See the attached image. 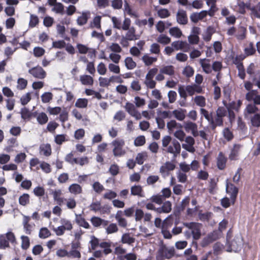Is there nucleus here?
Segmentation results:
<instances>
[{
	"instance_id": "1",
	"label": "nucleus",
	"mask_w": 260,
	"mask_h": 260,
	"mask_svg": "<svg viewBox=\"0 0 260 260\" xmlns=\"http://www.w3.org/2000/svg\"><path fill=\"white\" fill-rule=\"evenodd\" d=\"M125 142L122 139H116L112 142L113 147V152L115 156H121L123 155L126 151L124 148Z\"/></svg>"
},
{
	"instance_id": "2",
	"label": "nucleus",
	"mask_w": 260,
	"mask_h": 260,
	"mask_svg": "<svg viewBox=\"0 0 260 260\" xmlns=\"http://www.w3.org/2000/svg\"><path fill=\"white\" fill-rule=\"evenodd\" d=\"M185 226L191 230L192 237L194 240H198L201 236V229L202 224L200 223L191 222L186 223Z\"/></svg>"
},
{
	"instance_id": "3",
	"label": "nucleus",
	"mask_w": 260,
	"mask_h": 260,
	"mask_svg": "<svg viewBox=\"0 0 260 260\" xmlns=\"http://www.w3.org/2000/svg\"><path fill=\"white\" fill-rule=\"evenodd\" d=\"M226 192L230 196L232 204L234 205L237 200L239 192L238 188L231 182H229L227 181L226 184Z\"/></svg>"
},
{
	"instance_id": "4",
	"label": "nucleus",
	"mask_w": 260,
	"mask_h": 260,
	"mask_svg": "<svg viewBox=\"0 0 260 260\" xmlns=\"http://www.w3.org/2000/svg\"><path fill=\"white\" fill-rule=\"evenodd\" d=\"M226 240L229 246V249H230L228 251L238 252L240 250L242 244V239L240 237L236 236L231 241H230L228 237H227Z\"/></svg>"
},
{
	"instance_id": "5",
	"label": "nucleus",
	"mask_w": 260,
	"mask_h": 260,
	"mask_svg": "<svg viewBox=\"0 0 260 260\" xmlns=\"http://www.w3.org/2000/svg\"><path fill=\"white\" fill-rule=\"evenodd\" d=\"M124 108L126 111L136 120L141 119V113L136 109L135 106L133 104L127 102L124 106Z\"/></svg>"
},
{
	"instance_id": "6",
	"label": "nucleus",
	"mask_w": 260,
	"mask_h": 260,
	"mask_svg": "<svg viewBox=\"0 0 260 260\" xmlns=\"http://www.w3.org/2000/svg\"><path fill=\"white\" fill-rule=\"evenodd\" d=\"M114 80L119 83L123 82V80L119 77L117 76H112L109 78L103 77L99 78V85L101 87H108L110 85L111 82Z\"/></svg>"
},
{
	"instance_id": "7",
	"label": "nucleus",
	"mask_w": 260,
	"mask_h": 260,
	"mask_svg": "<svg viewBox=\"0 0 260 260\" xmlns=\"http://www.w3.org/2000/svg\"><path fill=\"white\" fill-rule=\"evenodd\" d=\"M183 127L186 132H191L194 137L199 136L198 125L196 123L190 121H186L183 123Z\"/></svg>"
},
{
	"instance_id": "8",
	"label": "nucleus",
	"mask_w": 260,
	"mask_h": 260,
	"mask_svg": "<svg viewBox=\"0 0 260 260\" xmlns=\"http://www.w3.org/2000/svg\"><path fill=\"white\" fill-rule=\"evenodd\" d=\"M181 146L180 143L176 140H173L171 144L166 148V151L174 155L176 157L180 154Z\"/></svg>"
},
{
	"instance_id": "9",
	"label": "nucleus",
	"mask_w": 260,
	"mask_h": 260,
	"mask_svg": "<svg viewBox=\"0 0 260 260\" xmlns=\"http://www.w3.org/2000/svg\"><path fill=\"white\" fill-rule=\"evenodd\" d=\"M28 73L34 77L42 79L46 76V73L41 67H36L29 70Z\"/></svg>"
},
{
	"instance_id": "10",
	"label": "nucleus",
	"mask_w": 260,
	"mask_h": 260,
	"mask_svg": "<svg viewBox=\"0 0 260 260\" xmlns=\"http://www.w3.org/2000/svg\"><path fill=\"white\" fill-rule=\"evenodd\" d=\"M76 48L79 53L85 54L88 53V55L92 57L93 56H95V51L94 49L89 48L87 46L83 45L82 44L78 43L76 45Z\"/></svg>"
},
{
	"instance_id": "11",
	"label": "nucleus",
	"mask_w": 260,
	"mask_h": 260,
	"mask_svg": "<svg viewBox=\"0 0 260 260\" xmlns=\"http://www.w3.org/2000/svg\"><path fill=\"white\" fill-rule=\"evenodd\" d=\"M184 141L185 143L182 144V147L189 152H193L195 151L193 147L194 144V139L191 136H187Z\"/></svg>"
},
{
	"instance_id": "12",
	"label": "nucleus",
	"mask_w": 260,
	"mask_h": 260,
	"mask_svg": "<svg viewBox=\"0 0 260 260\" xmlns=\"http://www.w3.org/2000/svg\"><path fill=\"white\" fill-rule=\"evenodd\" d=\"M177 22L182 25H185L188 22V18L185 11L182 9L178 10L176 14Z\"/></svg>"
},
{
	"instance_id": "13",
	"label": "nucleus",
	"mask_w": 260,
	"mask_h": 260,
	"mask_svg": "<svg viewBox=\"0 0 260 260\" xmlns=\"http://www.w3.org/2000/svg\"><path fill=\"white\" fill-rule=\"evenodd\" d=\"M172 46L176 50H184L187 51L189 49V44L186 41H175L172 43Z\"/></svg>"
},
{
	"instance_id": "14",
	"label": "nucleus",
	"mask_w": 260,
	"mask_h": 260,
	"mask_svg": "<svg viewBox=\"0 0 260 260\" xmlns=\"http://www.w3.org/2000/svg\"><path fill=\"white\" fill-rule=\"evenodd\" d=\"M163 204L161 207L156 209V212L158 214L169 213L172 210V203L168 201L162 203Z\"/></svg>"
},
{
	"instance_id": "15",
	"label": "nucleus",
	"mask_w": 260,
	"mask_h": 260,
	"mask_svg": "<svg viewBox=\"0 0 260 260\" xmlns=\"http://www.w3.org/2000/svg\"><path fill=\"white\" fill-rule=\"evenodd\" d=\"M158 253L161 256L169 259L174 256L175 250L173 248L168 249L164 246L159 249Z\"/></svg>"
},
{
	"instance_id": "16",
	"label": "nucleus",
	"mask_w": 260,
	"mask_h": 260,
	"mask_svg": "<svg viewBox=\"0 0 260 260\" xmlns=\"http://www.w3.org/2000/svg\"><path fill=\"white\" fill-rule=\"evenodd\" d=\"M186 90L190 96L193 95L195 93H201L203 91L202 87L197 84L187 85L186 86Z\"/></svg>"
},
{
	"instance_id": "17",
	"label": "nucleus",
	"mask_w": 260,
	"mask_h": 260,
	"mask_svg": "<svg viewBox=\"0 0 260 260\" xmlns=\"http://www.w3.org/2000/svg\"><path fill=\"white\" fill-rule=\"evenodd\" d=\"M51 194L53 196L54 200L59 206H61L64 201L66 200L62 197V193L60 189H57L52 191Z\"/></svg>"
},
{
	"instance_id": "18",
	"label": "nucleus",
	"mask_w": 260,
	"mask_h": 260,
	"mask_svg": "<svg viewBox=\"0 0 260 260\" xmlns=\"http://www.w3.org/2000/svg\"><path fill=\"white\" fill-rule=\"evenodd\" d=\"M199 62L205 73L206 74L211 73L212 67L209 59L206 58L200 59Z\"/></svg>"
},
{
	"instance_id": "19",
	"label": "nucleus",
	"mask_w": 260,
	"mask_h": 260,
	"mask_svg": "<svg viewBox=\"0 0 260 260\" xmlns=\"http://www.w3.org/2000/svg\"><path fill=\"white\" fill-rule=\"evenodd\" d=\"M207 15V11L204 10L199 13H193L190 16V18L191 21L194 23H197L199 21L202 20Z\"/></svg>"
},
{
	"instance_id": "20",
	"label": "nucleus",
	"mask_w": 260,
	"mask_h": 260,
	"mask_svg": "<svg viewBox=\"0 0 260 260\" xmlns=\"http://www.w3.org/2000/svg\"><path fill=\"white\" fill-rule=\"evenodd\" d=\"M186 110L182 108H178L172 111L174 117L179 121H183L186 117Z\"/></svg>"
},
{
	"instance_id": "21",
	"label": "nucleus",
	"mask_w": 260,
	"mask_h": 260,
	"mask_svg": "<svg viewBox=\"0 0 260 260\" xmlns=\"http://www.w3.org/2000/svg\"><path fill=\"white\" fill-rule=\"evenodd\" d=\"M175 168V164H165L160 169V172L163 177L168 176L169 172Z\"/></svg>"
},
{
	"instance_id": "22",
	"label": "nucleus",
	"mask_w": 260,
	"mask_h": 260,
	"mask_svg": "<svg viewBox=\"0 0 260 260\" xmlns=\"http://www.w3.org/2000/svg\"><path fill=\"white\" fill-rule=\"evenodd\" d=\"M123 215V212L121 210H118L115 215V219L120 226L125 228L127 226V223L126 220L122 217Z\"/></svg>"
},
{
	"instance_id": "23",
	"label": "nucleus",
	"mask_w": 260,
	"mask_h": 260,
	"mask_svg": "<svg viewBox=\"0 0 260 260\" xmlns=\"http://www.w3.org/2000/svg\"><path fill=\"white\" fill-rule=\"evenodd\" d=\"M234 62L237 65L238 70V75L242 79H244L245 77V73L243 64L240 62L238 57H236L234 60Z\"/></svg>"
},
{
	"instance_id": "24",
	"label": "nucleus",
	"mask_w": 260,
	"mask_h": 260,
	"mask_svg": "<svg viewBox=\"0 0 260 260\" xmlns=\"http://www.w3.org/2000/svg\"><path fill=\"white\" fill-rule=\"evenodd\" d=\"M75 221L80 226L87 229H89L90 228L89 223L86 221L85 219L81 214L76 215Z\"/></svg>"
},
{
	"instance_id": "25",
	"label": "nucleus",
	"mask_w": 260,
	"mask_h": 260,
	"mask_svg": "<svg viewBox=\"0 0 260 260\" xmlns=\"http://www.w3.org/2000/svg\"><path fill=\"white\" fill-rule=\"evenodd\" d=\"M80 81L84 85L92 86L93 84V78L88 75H82L79 77Z\"/></svg>"
},
{
	"instance_id": "26",
	"label": "nucleus",
	"mask_w": 260,
	"mask_h": 260,
	"mask_svg": "<svg viewBox=\"0 0 260 260\" xmlns=\"http://www.w3.org/2000/svg\"><path fill=\"white\" fill-rule=\"evenodd\" d=\"M41 154L48 156L51 153V146L49 144H43L40 147Z\"/></svg>"
},
{
	"instance_id": "27",
	"label": "nucleus",
	"mask_w": 260,
	"mask_h": 260,
	"mask_svg": "<svg viewBox=\"0 0 260 260\" xmlns=\"http://www.w3.org/2000/svg\"><path fill=\"white\" fill-rule=\"evenodd\" d=\"M101 20L102 16L100 15H97L95 16L92 20V21L90 23V26L91 28H96L98 29H101Z\"/></svg>"
},
{
	"instance_id": "28",
	"label": "nucleus",
	"mask_w": 260,
	"mask_h": 260,
	"mask_svg": "<svg viewBox=\"0 0 260 260\" xmlns=\"http://www.w3.org/2000/svg\"><path fill=\"white\" fill-rule=\"evenodd\" d=\"M107 49L109 51L112 52V53H119L122 51V49L119 45L115 43L109 44L107 46Z\"/></svg>"
},
{
	"instance_id": "29",
	"label": "nucleus",
	"mask_w": 260,
	"mask_h": 260,
	"mask_svg": "<svg viewBox=\"0 0 260 260\" xmlns=\"http://www.w3.org/2000/svg\"><path fill=\"white\" fill-rule=\"evenodd\" d=\"M242 105V102L240 100L237 102H232L227 105H225L228 110H236L238 111Z\"/></svg>"
},
{
	"instance_id": "30",
	"label": "nucleus",
	"mask_w": 260,
	"mask_h": 260,
	"mask_svg": "<svg viewBox=\"0 0 260 260\" xmlns=\"http://www.w3.org/2000/svg\"><path fill=\"white\" fill-rule=\"evenodd\" d=\"M170 35L177 39L181 38L183 35L181 30L178 27H173L169 29Z\"/></svg>"
},
{
	"instance_id": "31",
	"label": "nucleus",
	"mask_w": 260,
	"mask_h": 260,
	"mask_svg": "<svg viewBox=\"0 0 260 260\" xmlns=\"http://www.w3.org/2000/svg\"><path fill=\"white\" fill-rule=\"evenodd\" d=\"M193 102L195 104L202 108L206 105V99L202 95H197L193 98Z\"/></svg>"
},
{
	"instance_id": "32",
	"label": "nucleus",
	"mask_w": 260,
	"mask_h": 260,
	"mask_svg": "<svg viewBox=\"0 0 260 260\" xmlns=\"http://www.w3.org/2000/svg\"><path fill=\"white\" fill-rule=\"evenodd\" d=\"M89 14V12H83L81 15L77 19V24L81 26L86 24L87 22L88 15Z\"/></svg>"
},
{
	"instance_id": "33",
	"label": "nucleus",
	"mask_w": 260,
	"mask_h": 260,
	"mask_svg": "<svg viewBox=\"0 0 260 260\" xmlns=\"http://www.w3.org/2000/svg\"><path fill=\"white\" fill-rule=\"evenodd\" d=\"M160 72L169 76L173 75L175 73L174 67L171 65L162 67L160 69Z\"/></svg>"
},
{
	"instance_id": "34",
	"label": "nucleus",
	"mask_w": 260,
	"mask_h": 260,
	"mask_svg": "<svg viewBox=\"0 0 260 260\" xmlns=\"http://www.w3.org/2000/svg\"><path fill=\"white\" fill-rule=\"evenodd\" d=\"M69 190L72 193L77 194L82 192V189L79 184L74 183L69 186Z\"/></svg>"
},
{
	"instance_id": "35",
	"label": "nucleus",
	"mask_w": 260,
	"mask_h": 260,
	"mask_svg": "<svg viewBox=\"0 0 260 260\" xmlns=\"http://www.w3.org/2000/svg\"><path fill=\"white\" fill-rule=\"evenodd\" d=\"M142 60L144 62L145 66H149L156 62L157 59L156 57H151L148 54H145L143 56Z\"/></svg>"
},
{
	"instance_id": "36",
	"label": "nucleus",
	"mask_w": 260,
	"mask_h": 260,
	"mask_svg": "<svg viewBox=\"0 0 260 260\" xmlns=\"http://www.w3.org/2000/svg\"><path fill=\"white\" fill-rule=\"evenodd\" d=\"M135 241V239L131 237L129 233H125L121 237V242L124 244H132Z\"/></svg>"
},
{
	"instance_id": "37",
	"label": "nucleus",
	"mask_w": 260,
	"mask_h": 260,
	"mask_svg": "<svg viewBox=\"0 0 260 260\" xmlns=\"http://www.w3.org/2000/svg\"><path fill=\"white\" fill-rule=\"evenodd\" d=\"M136 30L134 27H131L125 35L126 39L129 41L135 40L138 39V37L135 34Z\"/></svg>"
},
{
	"instance_id": "38",
	"label": "nucleus",
	"mask_w": 260,
	"mask_h": 260,
	"mask_svg": "<svg viewBox=\"0 0 260 260\" xmlns=\"http://www.w3.org/2000/svg\"><path fill=\"white\" fill-rule=\"evenodd\" d=\"M37 120L41 125L46 123L48 120L47 114L44 112L38 114L36 116Z\"/></svg>"
},
{
	"instance_id": "39",
	"label": "nucleus",
	"mask_w": 260,
	"mask_h": 260,
	"mask_svg": "<svg viewBox=\"0 0 260 260\" xmlns=\"http://www.w3.org/2000/svg\"><path fill=\"white\" fill-rule=\"evenodd\" d=\"M125 66L128 70H133L136 67V62L131 57H127L124 59Z\"/></svg>"
},
{
	"instance_id": "40",
	"label": "nucleus",
	"mask_w": 260,
	"mask_h": 260,
	"mask_svg": "<svg viewBox=\"0 0 260 260\" xmlns=\"http://www.w3.org/2000/svg\"><path fill=\"white\" fill-rule=\"evenodd\" d=\"M131 194L133 196H138L143 197V189L140 185H135L131 187Z\"/></svg>"
},
{
	"instance_id": "41",
	"label": "nucleus",
	"mask_w": 260,
	"mask_h": 260,
	"mask_svg": "<svg viewBox=\"0 0 260 260\" xmlns=\"http://www.w3.org/2000/svg\"><path fill=\"white\" fill-rule=\"evenodd\" d=\"M29 199L30 196L28 193H23L19 198V203L21 205L25 206L29 203Z\"/></svg>"
},
{
	"instance_id": "42",
	"label": "nucleus",
	"mask_w": 260,
	"mask_h": 260,
	"mask_svg": "<svg viewBox=\"0 0 260 260\" xmlns=\"http://www.w3.org/2000/svg\"><path fill=\"white\" fill-rule=\"evenodd\" d=\"M88 101L85 98H79L76 101L75 106L79 108H85L87 107Z\"/></svg>"
},
{
	"instance_id": "43",
	"label": "nucleus",
	"mask_w": 260,
	"mask_h": 260,
	"mask_svg": "<svg viewBox=\"0 0 260 260\" xmlns=\"http://www.w3.org/2000/svg\"><path fill=\"white\" fill-rule=\"evenodd\" d=\"M217 0H206V4L210 7L209 15L210 16H212L214 13L217 10L216 8V3Z\"/></svg>"
},
{
	"instance_id": "44",
	"label": "nucleus",
	"mask_w": 260,
	"mask_h": 260,
	"mask_svg": "<svg viewBox=\"0 0 260 260\" xmlns=\"http://www.w3.org/2000/svg\"><path fill=\"white\" fill-rule=\"evenodd\" d=\"M178 126L181 127V125L178 123L175 120H171L167 123V127L170 133L178 127Z\"/></svg>"
},
{
	"instance_id": "45",
	"label": "nucleus",
	"mask_w": 260,
	"mask_h": 260,
	"mask_svg": "<svg viewBox=\"0 0 260 260\" xmlns=\"http://www.w3.org/2000/svg\"><path fill=\"white\" fill-rule=\"evenodd\" d=\"M213 34V29L211 27H208L203 34V39L206 42H209Z\"/></svg>"
},
{
	"instance_id": "46",
	"label": "nucleus",
	"mask_w": 260,
	"mask_h": 260,
	"mask_svg": "<svg viewBox=\"0 0 260 260\" xmlns=\"http://www.w3.org/2000/svg\"><path fill=\"white\" fill-rule=\"evenodd\" d=\"M21 248L23 250H27L30 246L29 238L26 236H21Z\"/></svg>"
},
{
	"instance_id": "47",
	"label": "nucleus",
	"mask_w": 260,
	"mask_h": 260,
	"mask_svg": "<svg viewBox=\"0 0 260 260\" xmlns=\"http://www.w3.org/2000/svg\"><path fill=\"white\" fill-rule=\"evenodd\" d=\"M212 215L211 212H206L205 213H199V218L202 221H209Z\"/></svg>"
},
{
	"instance_id": "48",
	"label": "nucleus",
	"mask_w": 260,
	"mask_h": 260,
	"mask_svg": "<svg viewBox=\"0 0 260 260\" xmlns=\"http://www.w3.org/2000/svg\"><path fill=\"white\" fill-rule=\"evenodd\" d=\"M204 3L201 0H194L189 4V9H201L203 7Z\"/></svg>"
},
{
	"instance_id": "49",
	"label": "nucleus",
	"mask_w": 260,
	"mask_h": 260,
	"mask_svg": "<svg viewBox=\"0 0 260 260\" xmlns=\"http://www.w3.org/2000/svg\"><path fill=\"white\" fill-rule=\"evenodd\" d=\"M226 114V111L223 108H219L216 111V115L217 116V124L220 125L222 123L221 118L224 116Z\"/></svg>"
},
{
	"instance_id": "50",
	"label": "nucleus",
	"mask_w": 260,
	"mask_h": 260,
	"mask_svg": "<svg viewBox=\"0 0 260 260\" xmlns=\"http://www.w3.org/2000/svg\"><path fill=\"white\" fill-rule=\"evenodd\" d=\"M96 70L98 74L101 76L106 75L107 72L106 64L103 62H101L98 64Z\"/></svg>"
},
{
	"instance_id": "51",
	"label": "nucleus",
	"mask_w": 260,
	"mask_h": 260,
	"mask_svg": "<svg viewBox=\"0 0 260 260\" xmlns=\"http://www.w3.org/2000/svg\"><path fill=\"white\" fill-rule=\"evenodd\" d=\"M146 143V139L145 136L141 135L137 137L134 141L135 146L139 147L144 145Z\"/></svg>"
},
{
	"instance_id": "52",
	"label": "nucleus",
	"mask_w": 260,
	"mask_h": 260,
	"mask_svg": "<svg viewBox=\"0 0 260 260\" xmlns=\"http://www.w3.org/2000/svg\"><path fill=\"white\" fill-rule=\"evenodd\" d=\"M124 11L126 13L134 18L138 17V14L135 11H133L127 3L125 2L124 5Z\"/></svg>"
},
{
	"instance_id": "53",
	"label": "nucleus",
	"mask_w": 260,
	"mask_h": 260,
	"mask_svg": "<svg viewBox=\"0 0 260 260\" xmlns=\"http://www.w3.org/2000/svg\"><path fill=\"white\" fill-rule=\"evenodd\" d=\"M125 118V113L121 110L117 111L113 116V120L116 121H121Z\"/></svg>"
},
{
	"instance_id": "54",
	"label": "nucleus",
	"mask_w": 260,
	"mask_h": 260,
	"mask_svg": "<svg viewBox=\"0 0 260 260\" xmlns=\"http://www.w3.org/2000/svg\"><path fill=\"white\" fill-rule=\"evenodd\" d=\"M157 14L160 18H166L170 16V13L167 9H160L157 11Z\"/></svg>"
},
{
	"instance_id": "55",
	"label": "nucleus",
	"mask_w": 260,
	"mask_h": 260,
	"mask_svg": "<svg viewBox=\"0 0 260 260\" xmlns=\"http://www.w3.org/2000/svg\"><path fill=\"white\" fill-rule=\"evenodd\" d=\"M53 99V94L50 92H46L41 95V100L43 103H49Z\"/></svg>"
},
{
	"instance_id": "56",
	"label": "nucleus",
	"mask_w": 260,
	"mask_h": 260,
	"mask_svg": "<svg viewBox=\"0 0 260 260\" xmlns=\"http://www.w3.org/2000/svg\"><path fill=\"white\" fill-rule=\"evenodd\" d=\"M51 235L50 231L47 228H42L39 232V237L41 239H45Z\"/></svg>"
},
{
	"instance_id": "57",
	"label": "nucleus",
	"mask_w": 260,
	"mask_h": 260,
	"mask_svg": "<svg viewBox=\"0 0 260 260\" xmlns=\"http://www.w3.org/2000/svg\"><path fill=\"white\" fill-rule=\"evenodd\" d=\"M240 146L239 145H235L234 146L233 148L232 149L231 152L229 155V157L231 160H234L235 157L237 156Z\"/></svg>"
},
{
	"instance_id": "58",
	"label": "nucleus",
	"mask_w": 260,
	"mask_h": 260,
	"mask_svg": "<svg viewBox=\"0 0 260 260\" xmlns=\"http://www.w3.org/2000/svg\"><path fill=\"white\" fill-rule=\"evenodd\" d=\"M39 23V19L37 16L31 14L30 16V20L29 22V26L30 27H34L36 26Z\"/></svg>"
},
{
	"instance_id": "59",
	"label": "nucleus",
	"mask_w": 260,
	"mask_h": 260,
	"mask_svg": "<svg viewBox=\"0 0 260 260\" xmlns=\"http://www.w3.org/2000/svg\"><path fill=\"white\" fill-rule=\"evenodd\" d=\"M117 196V194L116 192L112 190H108V191L105 192L103 195V199L112 200L115 199Z\"/></svg>"
},
{
	"instance_id": "60",
	"label": "nucleus",
	"mask_w": 260,
	"mask_h": 260,
	"mask_svg": "<svg viewBox=\"0 0 260 260\" xmlns=\"http://www.w3.org/2000/svg\"><path fill=\"white\" fill-rule=\"evenodd\" d=\"M9 242L7 240L6 236L4 235L0 236V248L5 249L6 248L9 247Z\"/></svg>"
},
{
	"instance_id": "61",
	"label": "nucleus",
	"mask_w": 260,
	"mask_h": 260,
	"mask_svg": "<svg viewBox=\"0 0 260 260\" xmlns=\"http://www.w3.org/2000/svg\"><path fill=\"white\" fill-rule=\"evenodd\" d=\"M251 11V15L260 18V3H258L255 7L253 8H248Z\"/></svg>"
},
{
	"instance_id": "62",
	"label": "nucleus",
	"mask_w": 260,
	"mask_h": 260,
	"mask_svg": "<svg viewBox=\"0 0 260 260\" xmlns=\"http://www.w3.org/2000/svg\"><path fill=\"white\" fill-rule=\"evenodd\" d=\"M171 38L165 35H161L157 39V41L162 44H168L171 42Z\"/></svg>"
},
{
	"instance_id": "63",
	"label": "nucleus",
	"mask_w": 260,
	"mask_h": 260,
	"mask_svg": "<svg viewBox=\"0 0 260 260\" xmlns=\"http://www.w3.org/2000/svg\"><path fill=\"white\" fill-rule=\"evenodd\" d=\"M27 85V81L22 78H20L17 80V88L22 90L26 88Z\"/></svg>"
},
{
	"instance_id": "64",
	"label": "nucleus",
	"mask_w": 260,
	"mask_h": 260,
	"mask_svg": "<svg viewBox=\"0 0 260 260\" xmlns=\"http://www.w3.org/2000/svg\"><path fill=\"white\" fill-rule=\"evenodd\" d=\"M252 125L255 127L260 126V114H255L251 119Z\"/></svg>"
}]
</instances>
